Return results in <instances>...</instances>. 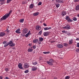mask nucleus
Returning a JSON list of instances; mask_svg holds the SVG:
<instances>
[{
    "instance_id": "7",
    "label": "nucleus",
    "mask_w": 79,
    "mask_h": 79,
    "mask_svg": "<svg viewBox=\"0 0 79 79\" xmlns=\"http://www.w3.org/2000/svg\"><path fill=\"white\" fill-rule=\"evenodd\" d=\"M35 29L37 31H40L41 30V27L39 25H37L35 27Z\"/></svg>"
},
{
    "instance_id": "34",
    "label": "nucleus",
    "mask_w": 79,
    "mask_h": 79,
    "mask_svg": "<svg viewBox=\"0 0 79 79\" xmlns=\"http://www.w3.org/2000/svg\"><path fill=\"white\" fill-rule=\"evenodd\" d=\"M42 31H40L38 33L39 35H41V34H42Z\"/></svg>"
},
{
    "instance_id": "15",
    "label": "nucleus",
    "mask_w": 79,
    "mask_h": 79,
    "mask_svg": "<svg viewBox=\"0 0 79 79\" xmlns=\"http://www.w3.org/2000/svg\"><path fill=\"white\" fill-rule=\"evenodd\" d=\"M73 39H71L69 40V44H70V45H71L73 44Z\"/></svg>"
},
{
    "instance_id": "64",
    "label": "nucleus",
    "mask_w": 79,
    "mask_h": 79,
    "mask_svg": "<svg viewBox=\"0 0 79 79\" xmlns=\"http://www.w3.org/2000/svg\"><path fill=\"white\" fill-rule=\"evenodd\" d=\"M78 34H79V32L78 33Z\"/></svg>"
},
{
    "instance_id": "50",
    "label": "nucleus",
    "mask_w": 79,
    "mask_h": 79,
    "mask_svg": "<svg viewBox=\"0 0 79 79\" xmlns=\"http://www.w3.org/2000/svg\"><path fill=\"white\" fill-rule=\"evenodd\" d=\"M74 2H78V0H74Z\"/></svg>"
},
{
    "instance_id": "31",
    "label": "nucleus",
    "mask_w": 79,
    "mask_h": 79,
    "mask_svg": "<svg viewBox=\"0 0 79 79\" xmlns=\"http://www.w3.org/2000/svg\"><path fill=\"white\" fill-rule=\"evenodd\" d=\"M43 53L44 54H48V53H50V52H43Z\"/></svg>"
},
{
    "instance_id": "1",
    "label": "nucleus",
    "mask_w": 79,
    "mask_h": 79,
    "mask_svg": "<svg viewBox=\"0 0 79 79\" xmlns=\"http://www.w3.org/2000/svg\"><path fill=\"white\" fill-rule=\"evenodd\" d=\"M12 10H10L8 14H6L5 15H4L2 17L0 20V21H2V20H5L7 18H8V16H10V15L12 13Z\"/></svg>"
},
{
    "instance_id": "58",
    "label": "nucleus",
    "mask_w": 79,
    "mask_h": 79,
    "mask_svg": "<svg viewBox=\"0 0 79 79\" xmlns=\"http://www.w3.org/2000/svg\"><path fill=\"white\" fill-rule=\"evenodd\" d=\"M7 32H9V30H7Z\"/></svg>"
},
{
    "instance_id": "56",
    "label": "nucleus",
    "mask_w": 79,
    "mask_h": 79,
    "mask_svg": "<svg viewBox=\"0 0 79 79\" xmlns=\"http://www.w3.org/2000/svg\"><path fill=\"white\" fill-rule=\"evenodd\" d=\"M77 52H78L79 51L77 50V49L76 50Z\"/></svg>"
},
{
    "instance_id": "13",
    "label": "nucleus",
    "mask_w": 79,
    "mask_h": 79,
    "mask_svg": "<svg viewBox=\"0 0 79 79\" xmlns=\"http://www.w3.org/2000/svg\"><path fill=\"white\" fill-rule=\"evenodd\" d=\"M64 29H69L70 28L69 25H67L65 27H64Z\"/></svg>"
},
{
    "instance_id": "53",
    "label": "nucleus",
    "mask_w": 79,
    "mask_h": 79,
    "mask_svg": "<svg viewBox=\"0 0 79 79\" xmlns=\"http://www.w3.org/2000/svg\"><path fill=\"white\" fill-rule=\"evenodd\" d=\"M68 35H71V33H68Z\"/></svg>"
},
{
    "instance_id": "3",
    "label": "nucleus",
    "mask_w": 79,
    "mask_h": 79,
    "mask_svg": "<svg viewBox=\"0 0 79 79\" xmlns=\"http://www.w3.org/2000/svg\"><path fill=\"white\" fill-rule=\"evenodd\" d=\"M9 45L10 47H14L15 45V44L13 43V41H9Z\"/></svg>"
},
{
    "instance_id": "59",
    "label": "nucleus",
    "mask_w": 79,
    "mask_h": 79,
    "mask_svg": "<svg viewBox=\"0 0 79 79\" xmlns=\"http://www.w3.org/2000/svg\"><path fill=\"white\" fill-rule=\"evenodd\" d=\"M54 79H57V78H54Z\"/></svg>"
},
{
    "instance_id": "21",
    "label": "nucleus",
    "mask_w": 79,
    "mask_h": 79,
    "mask_svg": "<svg viewBox=\"0 0 79 79\" xmlns=\"http://www.w3.org/2000/svg\"><path fill=\"white\" fill-rule=\"evenodd\" d=\"M32 69L33 71H36V70H37V68L33 66L32 67Z\"/></svg>"
},
{
    "instance_id": "37",
    "label": "nucleus",
    "mask_w": 79,
    "mask_h": 79,
    "mask_svg": "<svg viewBox=\"0 0 79 79\" xmlns=\"http://www.w3.org/2000/svg\"><path fill=\"white\" fill-rule=\"evenodd\" d=\"M49 61H50V62H51V63H53V60H52V59H50Z\"/></svg>"
},
{
    "instance_id": "40",
    "label": "nucleus",
    "mask_w": 79,
    "mask_h": 79,
    "mask_svg": "<svg viewBox=\"0 0 79 79\" xmlns=\"http://www.w3.org/2000/svg\"><path fill=\"white\" fill-rule=\"evenodd\" d=\"M77 47H78V48H79V43H77Z\"/></svg>"
},
{
    "instance_id": "14",
    "label": "nucleus",
    "mask_w": 79,
    "mask_h": 79,
    "mask_svg": "<svg viewBox=\"0 0 79 79\" xmlns=\"http://www.w3.org/2000/svg\"><path fill=\"white\" fill-rule=\"evenodd\" d=\"M5 0H0V1L1 2L0 4L3 5V4H5Z\"/></svg>"
},
{
    "instance_id": "9",
    "label": "nucleus",
    "mask_w": 79,
    "mask_h": 79,
    "mask_svg": "<svg viewBox=\"0 0 79 79\" xmlns=\"http://www.w3.org/2000/svg\"><path fill=\"white\" fill-rule=\"evenodd\" d=\"M57 48H61L63 47V45L62 44H58L57 45Z\"/></svg>"
},
{
    "instance_id": "23",
    "label": "nucleus",
    "mask_w": 79,
    "mask_h": 79,
    "mask_svg": "<svg viewBox=\"0 0 79 79\" xmlns=\"http://www.w3.org/2000/svg\"><path fill=\"white\" fill-rule=\"evenodd\" d=\"M39 40L40 41V42H42V41L44 40V38L40 37L39 38Z\"/></svg>"
},
{
    "instance_id": "60",
    "label": "nucleus",
    "mask_w": 79,
    "mask_h": 79,
    "mask_svg": "<svg viewBox=\"0 0 79 79\" xmlns=\"http://www.w3.org/2000/svg\"><path fill=\"white\" fill-rule=\"evenodd\" d=\"M8 28H6V31H8Z\"/></svg>"
},
{
    "instance_id": "54",
    "label": "nucleus",
    "mask_w": 79,
    "mask_h": 79,
    "mask_svg": "<svg viewBox=\"0 0 79 79\" xmlns=\"http://www.w3.org/2000/svg\"><path fill=\"white\" fill-rule=\"evenodd\" d=\"M12 50H15V48H12Z\"/></svg>"
},
{
    "instance_id": "11",
    "label": "nucleus",
    "mask_w": 79,
    "mask_h": 79,
    "mask_svg": "<svg viewBox=\"0 0 79 79\" xmlns=\"http://www.w3.org/2000/svg\"><path fill=\"white\" fill-rule=\"evenodd\" d=\"M6 34L4 32H0V37H3V36H5Z\"/></svg>"
},
{
    "instance_id": "32",
    "label": "nucleus",
    "mask_w": 79,
    "mask_h": 79,
    "mask_svg": "<svg viewBox=\"0 0 79 79\" xmlns=\"http://www.w3.org/2000/svg\"><path fill=\"white\" fill-rule=\"evenodd\" d=\"M32 64L33 65H37V62H33Z\"/></svg>"
},
{
    "instance_id": "51",
    "label": "nucleus",
    "mask_w": 79,
    "mask_h": 79,
    "mask_svg": "<svg viewBox=\"0 0 79 79\" xmlns=\"http://www.w3.org/2000/svg\"><path fill=\"white\" fill-rule=\"evenodd\" d=\"M3 79V77L2 76H0V79Z\"/></svg>"
},
{
    "instance_id": "43",
    "label": "nucleus",
    "mask_w": 79,
    "mask_h": 79,
    "mask_svg": "<svg viewBox=\"0 0 79 79\" xmlns=\"http://www.w3.org/2000/svg\"><path fill=\"white\" fill-rule=\"evenodd\" d=\"M56 3H60V0H56Z\"/></svg>"
},
{
    "instance_id": "38",
    "label": "nucleus",
    "mask_w": 79,
    "mask_h": 79,
    "mask_svg": "<svg viewBox=\"0 0 79 79\" xmlns=\"http://www.w3.org/2000/svg\"><path fill=\"white\" fill-rule=\"evenodd\" d=\"M36 45H33V48H34V49H35V48H36Z\"/></svg>"
},
{
    "instance_id": "27",
    "label": "nucleus",
    "mask_w": 79,
    "mask_h": 79,
    "mask_svg": "<svg viewBox=\"0 0 79 79\" xmlns=\"http://www.w3.org/2000/svg\"><path fill=\"white\" fill-rule=\"evenodd\" d=\"M33 50L32 49L29 48L28 49L27 51L28 52H32Z\"/></svg>"
},
{
    "instance_id": "4",
    "label": "nucleus",
    "mask_w": 79,
    "mask_h": 79,
    "mask_svg": "<svg viewBox=\"0 0 79 79\" xmlns=\"http://www.w3.org/2000/svg\"><path fill=\"white\" fill-rule=\"evenodd\" d=\"M28 32V29L27 28H25L23 30V33L24 34H26Z\"/></svg>"
},
{
    "instance_id": "62",
    "label": "nucleus",
    "mask_w": 79,
    "mask_h": 79,
    "mask_svg": "<svg viewBox=\"0 0 79 79\" xmlns=\"http://www.w3.org/2000/svg\"><path fill=\"white\" fill-rule=\"evenodd\" d=\"M31 0H28V1H31Z\"/></svg>"
},
{
    "instance_id": "42",
    "label": "nucleus",
    "mask_w": 79,
    "mask_h": 79,
    "mask_svg": "<svg viewBox=\"0 0 79 79\" xmlns=\"http://www.w3.org/2000/svg\"><path fill=\"white\" fill-rule=\"evenodd\" d=\"M29 72V70H26L24 71L25 73H27Z\"/></svg>"
},
{
    "instance_id": "33",
    "label": "nucleus",
    "mask_w": 79,
    "mask_h": 79,
    "mask_svg": "<svg viewBox=\"0 0 79 79\" xmlns=\"http://www.w3.org/2000/svg\"><path fill=\"white\" fill-rule=\"evenodd\" d=\"M5 71H6V72H8V71H9V69L8 68H6L5 69Z\"/></svg>"
},
{
    "instance_id": "25",
    "label": "nucleus",
    "mask_w": 79,
    "mask_h": 79,
    "mask_svg": "<svg viewBox=\"0 0 79 79\" xmlns=\"http://www.w3.org/2000/svg\"><path fill=\"white\" fill-rule=\"evenodd\" d=\"M30 35H31V34H30L29 33H27L25 35V37H28V36Z\"/></svg>"
},
{
    "instance_id": "10",
    "label": "nucleus",
    "mask_w": 79,
    "mask_h": 79,
    "mask_svg": "<svg viewBox=\"0 0 79 79\" xmlns=\"http://www.w3.org/2000/svg\"><path fill=\"white\" fill-rule=\"evenodd\" d=\"M49 32H45L44 33L43 35L44 36H48V35H49Z\"/></svg>"
},
{
    "instance_id": "22",
    "label": "nucleus",
    "mask_w": 79,
    "mask_h": 79,
    "mask_svg": "<svg viewBox=\"0 0 79 79\" xmlns=\"http://www.w3.org/2000/svg\"><path fill=\"white\" fill-rule=\"evenodd\" d=\"M29 8L30 9H32L34 8V4H31L29 6Z\"/></svg>"
},
{
    "instance_id": "26",
    "label": "nucleus",
    "mask_w": 79,
    "mask_h": 79,
    "mask_svg": "<svg viewBox=\"0 0 79 79\" xmlns=\"http://www.w3.org/2000/svg\"><path fill=\"white\" fill-rule=\"evenodd\" d=\"M56 6V8H58L60 6V4H58L57 3L55 4Z\"/></svg>"
},
{
    "instance_id": "28",
    "label": "nucleus",
    "mask_w": 79,
    "mask_h": 79,
    "mask_svg": "<svg viewBox=\"0 0 79 79\" xmlns=\"http://www.w3.org/2000/svg\"><path fill=\"white\" fill-rule=\"evenodd\" d=\"M24 19H20L19 20L20 23H23L24 22Z\"/></svg>"
},
{
    "instance_id": "48",
    "label": "nucleus",
    "mask_w": 79,
    "mask_h": 79,
    "mask_svg": "<svg viewBox=\"0 0 79 79\" xmlns=\"http://www.w3.org/2000/svg\"><path fill=\"white\" fill-rule=\"evenodd\" d=\"M28 34H31V31H30V30H29L28 31Z\"/></svg>"
},
{
    "instance_id": "16",
    "label": "nucleus",
    "mask_w": 79,
    "mask_h": 79,
    "mask_svg": "<svg viewBox=\"0 0 79 79\" xmlns=\"http://www.w3.org/2000/svg\"><path fill=\"white\" fill-rule=\"evenodd\" d=\"M52 29V27H46L44 28V29L45 30V31H47V30H50V29Z\"/></svg>"
},
{
    "instance_id": "17",
    "label": "nucleus",
    "mask_w": 79,
    "mask_h": 79,
    "mask_svg": "<svg viewBox=\"0 0 79 79\" xmlns=\"http://www.w3.org/2000/svg\"><path fill=\"white\" fill-rule=\"evenodd\" d=\"M75 10L76 11H78L79 10V4L76 6L75 7Z\"/></svg>"
},
{
    "instance_id": "57",
    "label": "nucleus",
    "mask_w": 79,
    "mask_h": 79,
    "mask_svg": "<svg viewBox=\"0 0 79 79\" xmlns=\"http://www.w3.org/2000/svg\"><path fill=\"white\" fill-rule=\"evenodd\" d=\"M76 40H79V39H77Z\"/></svg>"
},
{
    "instance_id": "29",
    "label": "nucleus",
    "mask_w": 79,
    "mask_h": 79,
    "mask_svg": "<svg viewBox=\"0 0 79 79\" xmlns=\"http://www.w3.org/2000/svg\"><path fill=\"white\" fill-rule=\"evenodd\" d=\"M63 45L64 47H67V46H68V44L66 43H64Z\"/></svg>"
},
{
    "instance_id": "35",
    "label": "nucleus",
    "mask_w": 79,
    "mask_h": 79,
    "mask_svg": "<svg viewBox=\"0 0 79 79\" xmlns=\"http://www.w3.org/2000/svg\"><path fill=\"white\" fill-rule=\"evenodd\" d=\"M12 1V0H7V3H9L10 2Z\"/></svg>"
},
{
    "instance_id": "6",
    "label": "nucleus",
    "mask_w": 79,
    "mask_h": 79,
    "mask_svg": "<svg viewBox=\"0 0 79 79\" xmlns=\"http://www.w3.org/2000/svg\"><path fill=\"white\" fill-rule=\"evenodd\" d=\"M29 67V65L27 63H25L24 64L23 68L25 69H26L27 68H28Z\"/></svg>"
},
{
    "instance_id": "8",
    "label": "nucleus",
    "mask_w": 79,
    "mask_h": 79,
    "mask_svg": "<svg viewBox=\"0 0 79 79\" xmlns=\"http://www.w3.org/2000/svg\"><path fill=\"white\" fill-rule=\"evenodd\" d=\"M18 66L19 69H24L23 68L22 64L21 63L18 64Z\"/></svg>"
},
{
    "instance_id": "63",
    "label": "nucleus",
    "mask_w": 79,
    "mask_h": 79,
    "mask_svg": "<svg viewBox=\"0 0 79 79\" xmlns=\"http://www.w3.org/2000/svg\"><path fill=\"white\" fill-rule=\"evenodd\" d=\"M31 48H32V47H31Z\"/></svg>"
},
{
    "instance_id": "52",
    "label": "nucleus",
    "mask_w": 79,
    "mask_h": 79,
    "mask_svg": "<svg viewBox=\"0 0 79 79\" xmlns=\"http://www.w3.org/2000/svg\"><path fill=\"white\" fill-rule=\"evenodd\" d=\"M65 32L66 31H62V32H63V33H65Z\"/></svg>"
},
{
    "instance_id": "18",
    "label": "nucleus",
    "mask_w": 79,
    "mask_h": 79,
    "mask_svg": "<svg viewBox=\"0 0 79 79\" xmlns=\"http://www.w3.org/2000/svg\"><path fill=\"white\" fill-rule=\"evenodd\" d=\"M47 63L49 65H50V66H52V65H53V63L49 61H47Z\"/></svg>"
},
{
    "instance_id": "36",
    "label": "nucleus",
    "mask_w": 79,
    "mask_h": 79,
    "mask_svg": "<svg viewBox=\"0 0 79 79\" xmlns=\"http://www.w3.org/2000/svg\"><path fill=\"white\" fill-rule=\"evenodd\" d=\"M69 78H70V77H69V76H67L66 77L65 79H69Z\"/></svg>"
},
{
    "instance_id": "41",
    "label": "nucleus",
    "mask_w": 79,
    "mask_h": 79,
    "mask_svg": "<svg viewBox=\"0 0 79 79\" xmlns=\"http://www.w3.org/2000/svg\"><path fill=\"white\" fill-rule=\"evenodd\" d=\"M41 5H42V2H39L38 4V6Z\"/></svg>"
},
{
    "instance_id": "5",
    "label": "nucleus",
    "mask_w": 79,
    "mask_h": 79,
    "mask_svg": "<svg viewBox=\"0 0 79 79\" xmlns=\"http://www.w3.org/2000/svg\"><path fill=\"white\" fill-rule=\"evenodd\" d=\"M2 44H4V47H6L9 45V42L7 43L6 41H4L3 42Z\"/></svg>"
},
{
    "instance_id": "19",
    "label": "nucleus",
    "mask_w": 79,
    "mask_h": 79,
    "mask_svg": "<svg viewBox=\"0 0 79 79\" xmlns=\"http://www.w3.org/2000/svg\"><path fill=\"white\" fill-rule=\"evenodd\" d=\"M20 31H21V29H18L15 32L17 33V34H20L21 33Z\"/></svg>"
},
{
    "instance_id": "49",
    "label": "nucleus",
    "mask_w": 79,
    "mask_h": 79,
    "mask_svg": "<svg viewBox=\"0 0 79 79\" xmlns=\"http://www.w3.org/2000/svg\"><path fill=\"white\" fill-rule=\"evenodd\" d=\"M5 79H10V78L8 77H6Z\"/></svg>"
},
{
    "instance_id": "20",
    "label": "nucleus",
    "mask_w": 79,
    "mask_h": 79,
    "mask_svg": "<svg viewBox=\"0 0 79 79\" xmlns=\"http://www.w3.org/2000/svg\"><path fill=\"white\" fill-rule=\"evenodd\" d=\"M39 15V12H35V13L33 14V16H38Z\"/></svg>"
},
{
    "instance_id": "55",
    "label": "nucleus",
    "mask_w": 79,
    "mask_h": 79,
    "mask_svg": "<svg viewBox=\"0 0 79 79\" xmlns=\"http://www.w3.org/2000/svg\"><path fill=\"white\" fill-rule=\"evenodd\" d=\"M77 16L79 18V14H78L77 15Z\"/></svg>"
},
{
    "instance_id": "12",
    "label": "nucleus",
    "mask_w": 79,
    "mask_h": 79,
    "mask_svg": "<svg viewBox=\"0 0 79 79\" xmlns=\"http://www.w3.org/2000/svg\"><path fill=\"white\" fill-rule=\"evenodd\" d=\"M66 15V11H63L61 13L62 16H65Z\"/></svg>"
},
{
    "instance_id": "2",
    "label": "nucleus",
    "mask_w": 79,
    "mask_h": 79,
    "mask_svg": "<svg viewBox=\"0 0 79 79\" xmlns=\"http://www.w3.org/2000/svg\"><path fill=\"white\" fill-rule=\"evenodd\" d=\"M65 19L67 20L68 23H71L73 22V20L72 19H70V18L69 16H67L65 17Z\"/></svg>"
},
{
    "instance_id": "47",
    "label": "nucleus",
    "mask_w": 79,
    "mask_h": 79,
    "mask_svg": "<svg viewBox=\"0 0 79 79\" xmlns=\"http://www.w3.org/2000/svg\"><path fill=\"white\" fill-rule=\"evenodd\" d=\"M51 43H55V41H51Z\"/></svg>"
},
{
    "instance_id": "44",
    "label": "nucleus",
    "mask_w": 79,
    "mask_h": 79,
    "mask_svg": "<svg viewBox=\"0 0 79 79\" xmlns=\"http://www.w3.org/2000/svg\"><path fill=\"white\" fill-rule=\"evenodd\" d=\"M25 4H26V3L25 2H24V1L22 2V4L23 5H24Z\"/></svg>"
},
{
    "instance_id": "24",
    "label": "nucleus",
    "mask_w": 79,
    "mask_h": 79,
    "mask_svg": "<svg viewBox=\"0 0 79 79\" xmlns=\"http://www.w3.org/2000/svg\"><path fill=\"white\" fill-rule=\"evenodd\" d=\"M38 39L34 40H33V43H37V42H38Z\"/></svg>"
},
{
    "instance_id": "46",
    "label": "nucleus",
    "mask_w": 79,
    "mask_h": 79,
    "mask_svg": "<svg viewBox=\"0 0 79 79\" xmlns=\"http://www.w3.org/2000/svg\"><path fill=\"white\" fill-rule=\"evenodd\" d=\"M59 3H63V1L60 0V1H59Z\"/></svg>"
},
{
    "instance_id": "61",
    "label": "nucleus",
    "mask_w": 79,
    "mask_h": 79,
    "mask_svg": "<svg viewBox=\"0 0 79 79\" xmlns=\"http://www.w3.org/2000/svg\"><path fill=\"white\" fill-rule=\"evenodd\" d=\"M77 50H78V52H79V48L77 49Z\"/></svg>"
},
{
    "instance_id": "45",
    "label": "nucleus",
    "mask_w": 79,
    "mask_h": 79,
    "mask_svg": "<svg viewBox=\"0 0 79 79\" xmlns=\"http://www.w3.org/2000/svg\"><path fill=\"white\" fill-rule=\"evenodd\" d=\"M43 25H44V26H47V24H46L45 23H43Z\"/></svg>"
},
{
    "instance_id": "30",
    "label": "nucleus",
    "mask_w": 79,
    "mask_h": 79,
    "mask_svg": "<svg viewBox=\"0 0 79 79\" xmlns=\"http://www.w3.org/2000/svg\"><path fill=\"white\" fill-rule=\"evenodd\" d=\"M73 21H77V18L76 17H74L73 18Z\"/></svg>"
},
{
    "instance_id": "39",
    "label": "nucleus",
    "mask_w": 79,
    "mask_h": 79,
    "mask_svg": "<svg viewBox=\"0 0 79 79\" xmlns=\"http://www.w3.org/2000/svg\"><path fill=\"white\" fill-rule=\"evenodd\" d=\"M37 43H38V44H41V41H39V40L37 42Z\"/></svg>"
}]
</instances>
